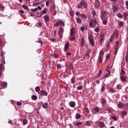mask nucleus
<instances>
[{
	"mask_svg": "<svg viewBox=\"0 0 128 128\" xmlns=\"http://www.w3.org/2000/svg\"><path fill=\"white\" fill-rule=\"evenodd\" d=\"M88 38L90 45L92 46H94L95 44V42L94 40V36L92 35H89Z\"/></svg>",
	"mask_w": 128,
	"mask_h": 128,
	"instance_id": "nucleus-1",
	"label": "nucleus"
},
{
	"mask_svg": "<svg viewBox=\"0 0 128 128\" xmlns=\"http://www.w3.org/2000/svg\"><path fill=\"white\" fill-rule=\"evenodd\" d=\"M87 4L86 2H84V1H82L80 2L79 4L78 8H80L83 6L84 8H86L87 7Z\"/></svg>",
	"mask_w": 128,
	"mask_h": 128,
	"instance_id": "nucleus-2",
	"label": "nucleus"
},
{
	"mask_svg": "<svg viewBox=\"0 0 128 128\" xmlns=\"http://www.w3.org/2000/svg\"><path fill=\"white\" fill-rule=\"evenodd\" d=\"M119 44V42L118 41H116L115 42L116 45L115 46V51L114 54L115 55L116 54L118 49V46Z\"/></svg>",
	"mask_w": 128,
	"mask_h": 128,
	"instance_id": "nucleus-3",
	"label": "nucleus"
},
{
	"mask_svg": "<svg viewBox=\"0 0 128 128\" xmlns=\"http://www.w3.org/2000/svg\"><path fill=\"white\" fill-rule=\"evenodd\" d=\"M38 93L40 95L46 96H47L48 94L47 92L44 90H41Z\"/></svg>",
	"mask_w": 128,
	"mask_h": 128,
	"instance_id": "nucleus-4",
	"label": "nucleus"
},
{
	"mask_svg": "<svg viewBox=\"0 0 128 128\" xmlns=\"http://www.w3.org/2000/svg\"><path fill=\"white\" fill-rule=\"evenodd\" d=\"M70 45L69 43L68 42L66 43L65 44L64 47V50L65 51H66L68 49L69 46Z\"/></svg>",
	"mask_w": 128,
	"mask_h": 128,
	"instance_id": "nucleus-5",
	"label": "nucleus"
},
{
	"mask_svg": "<svg viewBox=\"0 0 128 128\" xmlns=\"http://www.w3.org/2000/svg\"><path fill=\"white\" fill-rule=\"evenodd\" d=\"M85 42L84 38L82 37L81 38L80 46L82 47L83 46Z\"/></svg>",
	"mask_w": 128,
	"mask_h": 128,
	"instance_id": "nucleus-6",
	"label": "nucleus"
},
{
	"mask_svg": "<svg viewBox=\"0 0 128 128\" xmlns=\"http://www.w3.org/2000/svg\"><path fill=\"white\" fill-rule=\"evenodd\" d=\"M82 124V122H75L74 123V125L76 126H78Z\"/></svg>",
	"mask_w": 128,
	"mask_h": 128,
	"instance_id": "nucleus-7",
	"label": "nucleus"
},
{
	"mask_svg": "<svg viewBox=\"0 0 128 128\" xmlns=\"http://www.w3.org/2000/svg\"><path fill=\"white\" fill-rule=\"evenodd\" d=\"M100 6V3L98 0H96L94 6L95 8H96L99 7Z\"/></svg>",
	"mask_w": 128,
	"mask_h": 128,
	"instance_id": "nucleus-8",
	"label": "nucleus"
},
{
	"mask_svg": "<svg viewBox=\"0 0 128 128\" xmlns=\"http://www.w3.org/2000/svg\"><path fill=\"white\" fill-rule=\"evenodd\" d=\"M113 11L114 13H115L117 12L118 10V6L116 5H113Z\"/></svg>",
	"mask_w": 128,
	"mask_h": 128,
	"instance_id": "nucleus-9",
	"label": "nucleus"
},
{
	"mask_svg": "<svg viewBox=\"0 0 128 128\" xmlns=\"http://www.w3.org/2000/svg\"><path fill=\"white\" fill-rule=\"evenodd\" d=\"M118 32L116 30H115L113 33V34L116 36V38L118 39L119 37V35L118 34Z\"/></svg>",
	"mask_w": 128,
	"mask_h": 128,
	"instance_id": "nucleus-10",
	"label": "nucleus"
},
{
	"mask_svg": "<svg viewBox=\"0 0 128 128\" xmlns=\"http://www.w3.org/2000/svg\"><path fill=\"white\" fill-rule=\"evenodd\" d=\"M106 12L105 11L101 12V16L100 18L102 19H103L106 16Z\"/></svg>",
	"mask_w": 128,
	"mask_h": 128,
	"instance_id": "nucleus-11",
	"label": "nucleus"
},
{
	"mask_svg": "<svg viewBox=\"0 0 128 128\" xmlns=\"http://www.w3.org/2000/svg\"><path fill=\"white\" fill-rule=\"evenodd\" d=\"M125 106V104L123 103H120L117 104L118 107L120 108H122Z\"/></svg>",
	"mask_w": 128,
	"mask_h": 128,
	"instance_id": "nucleus-12",
	"label": "nucleus"
},
{
	"mask_svg": "<svg viewBox=\"0 0 128 128\" xmlns=\"http://www.w3.org/2000/svg\"><path fill=\"white\" fill-rule=\"evenodd\" d=\"M69 105L72 107H74L75 106L76 104L74 101H71L69 103Z\"/></svg>",
	"mask_w": 128,
	"mask_h": 128,
	"instance_id": "nucleus-13",
	"label": "nucleus"
},
{
	"mask_svg": "<svg viewBox=\"0 0 128 128\" xmlns=\"http://www.w3.org/2000/svg\"><path fill=\"white\" fill-rule=\"evenodd\" d=\"M75 32V29L74 28H72L70 30V34L73 36Z\"/></svg>",
	"mask_w": 128,
	"mask_h": 128,
	"instance_id": "nucleus-14",
	"label": "nucleus"
},
{
	"mask_svg": "<svg viewBox=\"0 0 128 128\" xmlns=\"http://www.w3.org/2000/svg\"><path fill=\"white\" fill-rule=\"evenodd\" d=\"M106 100L104 98H102L101 99V104L104 105L106 103Z\"/></svg>",
	"mask_w": 128,
	"mask_h": 128,
	"instance_id": "nucleus-15",
	"label": "nucleus"
},
{
	"mask_svg": "<svg viewBox=\"0 0 128 128\" xmlns=\"http://www.w3.org/2000/svg\"><path fill=\"white\" fill-rule=\"evenodd\" d=\"M90 50H87L86 52V54L84 55V56L83 57V58L84 59L86 56H90Z\"/></svg>",
	"mask_w": 128,
	"mask_h": 128,
	"instance_id": "nucleus-16",
	"label": "nucleus"
},
{
	"mask_svg": "<svg viewBox=\"0 0 128 128\" xmlns=\"http://www.w3.org/2000/svg\"><path fill=\"white\" fill-rule=\"evenodd\" d=\"M98 125L100 127L102 128L104 127L105 126L104 124L102 122H98Z\"/></svg>",
	"mask_w": 128,
	"mask_h": 128,
	"instance_id": "nucleus-17",
	"label": "nucleus"
},
{
	"mask_svg": "<svg viewBox=\"0 0 128 128\" xmlns=\"http://www.w3.org/2000/svg\"><path fill=\"white\" fill-rule=\"evenodd\" d=\"M86 124L87 126H90L92 124V121L88 120L86 122Z\"/></svg>",
	"mask_w": 128,
	"mask_h": 128,
	"instance_id": "nucleus-18",
	"label": "nucleus"
},
{
	"mask_svg": "<svg viewBox=\"0 0 128 128\" xmlns=\"http://www.w3.org/2000/svg\"><path fill=\"white\" fill-rule=\"evenodd\" d=\"M48 106V103L46 102L44 103L42 105V107L44 108H47Z\"/></svg>",
	"mask_w": 128,
	"mask_h": 128,
	"instance_id": "nucleus-19",
	"label": "nucleus"
},
{
	"mask_svg": "<svg viewBox=\"0 0 128 128\" xmlns=\"http://www.w3.org/2000/svg\"><path fill=\"white\" fill-rule=\"evenodd\" d=\"M127 114V112L126 110H123L122 112L121 115L122 116H124Z\"/></svg>",
	"mask_w": 128,
	"mask_h": 128,
	"instance_id": "nucleus-20",
	"label": "nucleus"
},
{
	"mask_svg": "<svg viewBox=\"0 0 128 128\" xmlns=\"http://www.w3.org/2000/svg\"><path fill=\"white\" fill-rule=\"evenodd\" d=\"M75 77L74 76H72L71 79V83L72 84H74L75 82Z\"/></svg>",
	"mask_w": 128,
	"mask_h": 128,
	"instance_id": "nucleus-21",
	"label": "nucleus"
},
{
	"mask_svg": "<svg viewBox=\"0 0 128 128\" xmlns=\"http://www.w3.org/2000/svg\"><path fill=\"white\" fill-rule=\"evenodd\" d=\"M44 17V20L46 22H48L49 20L50 19L49 17L47 16H45Z\"/></svg>",
	"mask_w": 128,
	"mask_h": 128,
	"instance_id": "nucleus-22",
	"label": "nucleus"
},
{
	"mask_svg": "<svg viewBox=\"0 0 128 128\" xmlns=\"http://www.w3.org/2000/svg\"><path fill=\"white\" fill-rule=\"evenodd\" d=\"M80 17H82V19H86L87 18V17L84 14H80Z\"/></svg>",
	"mask_w": 128,
	"mask_h": 128,
	"instance_id": "nucleus-23",
	"label": "nucleus"
},
{
	"mask_svg": "<svg viewBox=\"0 0 128 128\" xmlns=\"http://www.w3.org/2000/svg\"><path fill=\"white\" fill-rule=\"evenodd\" d=\"M106 74L104 76V78H106L108 76V75L110 74V70H106Z\"/></svg>",
	"mask_w": 128,
	"mask_h": 128,
	"instance_id": "nucleus-24",
	"label": "nucleus"
},
{
	"mask_svg": "<svg viewBox=\"0 0 128 128\" xmlns=\"http://www.w3.org/2000/svg\"><path fill=\"white\" fill-rule=\"evenodd\" d=\"M122 87V84H119L117 85L116 88L117 89L120 90L121 89Z\"/></svg>",
	"mask_w": 128,
	"mask_h": 128,
	"instance_id": "nucleus-25",
	"label": "nucleus"
},
{
	"mask_svg": "<svg viewBox=\"0 0 128 128\" xmlns=\"http://www.w3.org/2000/svg\"><path fill=\"white\" fill-rule=\"evenodd\" d=\"M59 23L60 24L61 26L63 27L64 26V24L63 21L62 20H59Z\"/></svg>",
	"mask_w": 128,
	"mask_h": 128,
	"instance_id": "nucleus-26",
	"label": "nucleus"
},
{
	"mask_svg": "<svg viewBox=\"0 0 128 128\" xmlns=\"http://www.w3.org/2000/svg\"><path fill=\"white\" fill-rule=\"evenodd\" d=\"M114 35L113 34H112L111 36H110V38L109 40V42H111L112 41L114 38Z\"/></svg>",
	"mask_w": 128,
	"mask_h": 128,
	"instance_id": "nucleus-27",
	"label": "nucleus"
},
{
	"mask_svg": "<svg viewBox=\"0 0 128 128\" xmlns=\"http://www.w3.org/2000/svg\"><path fill=\"white\" fill-rule=\"evenodd\" d=\"M37 97L35 95H33L32 96V100H36L37 98Z\"/></svg>",
	"mask_w": 128,
	"mask_h": 128,
	"instance_id": "nucleus-28",
	"label": "nucleus"
},
{
	"mask_svg": "<svg viewBox=\"0 0 128 128\" xmlns=\"http://www.w3.org/2000/svg\"><path fill=\"white\" fill-rule=\"evenodd\" d=\"M76 21L78 23H80L82 22V20L79 18H78L76 19Z\"/></svg>",
	"mask_w": 128,
	"mask_h": 128,
	"instance_id": "nucleus-29",
	"label": "nucleus"
},
{
	"mask_svg": "<svg viewBox=\"0 0 128 128\" xmlns=\"http://www.w3.org/2000/svg\"><path fill=\"white\" fill-rule=\"evenodd\" d=\"M76 118L77 119H79L81 117V115L80 114H77L76 115Z\"/></svg>",
	"mask_w": 128,
	"mask_h": 128,
	"instance_id": "nucleus-30",
	"label": "nucleus"
},
{
	"mask_svg": "<svg viewBox=\"0 0 128 128\" xmlns=\"http://www.w3.org/2000/svg\"><path fill=\"white\" fill-rule=\"evenodd\" d=\"M120 79L123 82L126 81V79L124 76H121L120 77Z\"/></svg>",
	"mask_w": 128,
	"mask_h": 128,
	"instance_id": "nucleus-31",
	"label": "nucleus"
},
{
	"mask_svg": "<svg viewBox=\"0 0 128 128\" xmlns=\"http://www.w3.org/2000/svg\"><path fill=\"white\" fill-rule=\"evenodd\" d=\"M98 60L99 63H100L102 62V56H99Z\"/></svg>",
	"mask_w": 128,
	"mask_h": 128,
	"instance_id": "nucleus-32",
	"label": "nucleus"
},
{
	"mask_svg": "<svg viewBox=\"0 0 128 128\" xmlns=\"http://www.w3.org/2000/svg\"><path fill=\"white\" fill-rule=\"evenodd\" d=\"M40 90V88L38 86H36L35 88V90L36 92H38Z\"/></svg>",
	"mask_w": 128,
	"mask_h": 128,
	"instance_id": "nucleus-33",
	"label": "nucleus"
},
{
	"mask_svg": "<svg viewBox=\"0 0 128 128\" xmlns=\"http://www.w3.org/2000/svg\"><path fill=\"white\" fill-rule=\"evenodd\" d=\"M3 66L2 64H0V71H2L3 70Z\"/></svg>",
	"mask_w": 128,
	"mask_h": 128,
	"instance_id": "nucleus-34",
	"label": "nucleus"
},
{
	"mask_svg": "<svg viewBox=\"0 0 128 128\" xmlns=\"http://www.w3.org/2000/svg\"><path fill=\"white\" fill-rule=\"evenodd\" d=\"M109 91L110 92L112 93L114 92H115V90L112 88H111L109 90Z\"/></svg>",
	"mask_w": 128,
	"mask_h": 128,
	"instance_id": "nucleus-35",
	"label": "nucleus"
},
{
	"mask_svg": "<svg viewBox=\"0 0 128 128\" xmlns=\"http://www.w3.org/2000/svg\"><path fill=\"white\" fill-rule=\"evenodd\" d=\"M126 61L127 62V60L128 59V52H126V55L125 56Z\"/></svg>",
	"mask_w": 128,
	"mask_h": 128,
	"instance_id": "nucleus-36",
	"label": "nucleus"
},
{
	"mask_svg": "<svg viewBox=\"0 0 128 128\" xmlns=\"http://www.w3.org/2000/svg\"><path fill=\"white\" fill-rule=\"evenodd\" d=\"M64 32V30L62 27H60L59 32L63 33Z\"/></svg>",
	"mask_w": 128,
	"mask_h": 128,
	"instance_id": "nucleus-37",
	"label": "nucleus"
},
{
	"mask_svg": "<svg viewBox=\"0 0 128 128\" xmlns=\"http://www.w3.org/2000/svg\"><path fill=\"white\" fill-rule=\"evenodd\" d=\"M117 16L120 18H122L123 17L122 15L120 13H118L117 14Z\"/></svg>",
	"mask_w": 128,
	"mask_h": 128,
	"instance_id": "nucleus-38",
	"label": "nucleus"
},
{
	"mask_svg": "<svg viewBox=\"0 0 128 128\" xmlns=\"http://www.w3.org/2000/svg\"><path fill=\"white\" fill-rule=\"evenodd\" d=\"M28 123L27 120L26 119H24L23 120V123L24 125H25Z\"/></svg>",
	"mask_w": 128,
	"mask_h": 128,
	"instance_id": "nucleus-39",
	"label": "nucleus"
},
{
	"mask_svg": "<svg viewBox=\"0 0 128 128\" xmlns=\"http://www.w3.org/2000/svg\"><path fill=\"white\" fill-rule=\"evenodd\" d=\"M100 110V108L98 107H96L95 108V110L97 112H99Z\"/></svg>",
	"mask_w": 128,
	"mask_h": 128,
	"instance_id": "nucleus-40",
	"label": "nucleus"
},
{
	"mask_svg": "<svg viewBox=\"0 0 128 128\" xmlns=\"http://www.w3.org/2000/svg\"><path fill=\"white\" fill-rule=\"evenodd\" d=\"M83 88L82 86L80 85L78 86L77 88V89L78 90H80L82 89Z\"/></svg>",
	"mask_w": 128,
	"mask_h": 128,
	"instance_id": "nucleus-41",
	"label": "nucleus"
},
{
	"mask_svg": "<svg viewBox=\"0 0 128 128\" xmlns=\"http://www.w3.org/2000/svg\"><path fill=\"white\" fill-rule=\"evenodd\" d=\"M124 24V23L120 21V22L119 25L120 26L122 27Z\"/></svg>",
	"mask_w": 128,
	"mask_h": 128,
	"instance_id": "nucleus-42",
	"label": "nucleus"
},
{
	"mask_svg": "<svg viewBox=\"0 0 128 128\" xmlns=\"http://www.w3.org/2000/svg\"><path fill=\"white\" fill-rule=\"evenodd\" d=\"M99 30V28L98 27H97L94 29V30L96 32H98Z\"/></svg>",
	"mask_w": 128,
	"mask_h": 128,
	"instance_id": "nucleus-43",
	"label": "nucleus"
},
{
	"mask_svg": "<svg viewBox=\"0 0 128 128\" xmlns=\"http://www.w3.org/2000/svg\"><path fill=\"white\" fill-rule=\"evenodd\" d=\"M22 7L23 8H24L25 9H27L28 10V6L26 5H23L22 6Z\"/></svg>",
	"mask_w": 128,
	"mask_h": 128,
	"instance_id": "nucleus-44",
	"label": "nucleus"
},
{
	"mask_svg": "<svg viewBox=\"0 0 128 128\" xmlns=\"http://www.w3.org/2000/svg\"><path fill=\"white\" fill-rule=\"evenodd\" d=\"M59 21L57 22L54 25V26H56V27H58L59 25Z\"/></svg>",
	"mask_w": 128,
	"mask_h": 128,
	"instance_id": "nucleus-45",
	"label": "nucleus"
},
{
	"mask_svg": "<svg viewBox=\"0 0 128 128\" xmlns=\"http://www.w3.org/2000/svg\"><path fill=\"white\" fill-rule=\"evenodd\" d=\"M100 42L101 44H102L104 38H100Z\"/></svg>",
	"mask_w": 128,
	"mask_h": 128,
	"instance_id": "nucleus-46",
	"label": "nucleus"
},
{
	"mask_svg": "<svg viewBox=\"0 0 128 128\" xmlns=\"http://www.w3.org/2000/svg\"><path fill=\"white\" fill-rule=\"evenodd\" d=\"M53 55L56 58H57L58 57V54H54Z\"/></svg>",
	"mask_w": 128,
	"mask_h": 128,
	"instance_id": "nucleus-47",
	"label": "nucleus"
},
{
	"mask_svg": "<svg viewBox=\"0 0 128 128\" xmlns=\"http://www.w3.org/2000/svg\"><path fill=\"white\" fill-rule=\"evenodd\" d=\"M92 22L94 24H96L97 23L96 22L95 19L92 20Z\"/></svg>",
	"mask_w": 128,
	"mask_h": 128,
	"instance_id": "nucleus-48",
	"label": "nucleus"
},
{
	"mask_svg": "<svg viewBox=\"0 0 128 128\" xmlns=\"http://www.w3.org/2000/svg\"><path fill=\"white\" fill-rule=\"evenodd\" d=\"M105 88L104 86H102L101 88V91L102 92H103Z\"/></svg>",
	"mask_w": 128,
	"mask_h": 128,
	"instance_id": "nucleus-49",
	"label": "nucleus"
},
{
	"mask_svg": "<svg viewBox=\"0 0 128 128\" xmlns=\"http://www.w3.org/2000/svg\"><path fill=\"white\" fill-rule=\"evenodd\" d=\"M126 6V8L128 10V1H126L125 2Z\"/></svg>",
	"mask_w": 128,
	"mask_h": 128,
	"instance_id": "nucleus-50",
	"label": "nucleus"
},
{
	"mask_svg": "<svg viewBox=\"0 0 128 128\" xmlns=\"http://www.w3.org/2000/svg\"><path fill=\"white\" fill-rule=\"evenodd\" d=\"M112 118L114 120H117V119L116 116H113L112 117Z\"/></svg>",
	"mask_w": 128,
	"mask_h": 128,
	"instance_id": "nucleus-51",
	"label": "nucleus"
},
{
	"mask_svg": "<svg viewBox=\"0 0 128 128\" xmlns=\"http://www.w3.org/2000/svg\"><path fill=\"white\" fill-rule=\"evenodd\" d=\"M107 22V20H104L103 21V23L104 24H106Z\"/></svg>",
	"mask_w": 128,
	"mask_h": 128,
	"instance_id": "nucleus-52",
	"label": "nucleus"
},
{
	"mask_svg": "<svg viewBox=\"0 0 128 128\" xmlns=\"http://www.w3.org/2000/svg\"><path fill=\"white\" fill-rule=\"evenodd\" d=\"M49 1L48 0L46 2V6H49Z\"/></svg>",
	"mask_w": 128,
	"mask_h": 128,
	"instance_id": "nucleus-53",
	"label": "nucleus"
},
{
	"mask_svg": "<svg viewBox=\"0 0 128 128\" xmlns=\"http://www.w3.org/2000/svg\"><path fill=\"white\" fill-rule=\"evenodd\" d=\"M37 10V9L36 8L34 9H31V10L32 12H34L36 11Z\"/></svg>",
	"mask_w": 128,
	"mask_h": 128,
	"instance_id": "nucleus-54",
	"label": "nucleus"
},
{
	"mask_svg": "<svg viewBox=\"0 0 128 128\" xmlns=\"http://www.w3.org/2000/svg\"><path fill=\"white\" fill-rule=\"evenodd\" d=\"M16 105L18 106H20L21 105V103L20 102H18L16 103Z\"/></svg>",
	"mask_w": 128,
	"mask_h": 128,
	"instance_id": "nucleus-55",
	"label": "nucleus"
},
{
	"mask_svg": "<svg viewBox=\"0 0 128 128\" xmlns=\"http://www.w3.org/2000/svg\"><path fill=\"white\" fill-rule=\"evenodd\" d=\"M104 34H100V38H104Z\"/></svg>",
	"mask_w": 128,
	"mask_h": 128,
	"instance_id": "nucleus-56",
	"label": "nucleus"
},
{
	"mask_svg": "<svg viewBox=\"0 0 128 128\" xmlns=\"http://www.w3.org/2000/svg\"><path fill=\"white\" fill-rule=\"evenodd\" d=\"M61 66L60 64H58L57 66V68L58 69H60L61 68Z\"/></svg>",
	"mask_w": 128,
	"mask_h": 128,
	"instance_id": "nucleus-57",
	"label": "nucleus"
},
{
	"mask_svg": "<svg viewBox=\"0 0 128 128\" xmlns=\"http://www.w3.org/2000/svg\"><path fill=\"white\" fill-rule=\"evenodd\" d=\"M80 29L82 31V32H83L84 30V27H81L80 28Z\"/></svg>",
	"mask_w": 128,
	"mask_h": 128,
	"instance_id": "nucleus-58",
	"label": "nucleus"
},
{
	"mask_svg": "<svg viewBox=\"0 0 128 128\" xmlns=\"http://www.w3.org/2000/svg\"><path fill=\"white\" fill-rule=\"evenodd\" d=\"M123 15L124 17H126L128 16V14L126 13H124Z\"/></svg>",
	"mask_w": 128,
	"mask_h": 128,
	"instance_id": "nucleus-59",
	"label": "nucleus"
},
{
	"mask_svg": "<svg viewBox=\"0 0 128 128\" xmlns=\"http://www.w3.org/2000/svg\"><path fill=\"white\" fill-rule=\"evenodd\" d=\"M36 8L37 9V10L38 9L39 10H40L42 9V8L40 6H38L37 8Z\"/></svg>",
	"mask_w": 128,
	"mask_h": 128,
	"instance_id": "nucleus-60",
	"label": "nucleus"
},
{
	"mask_svg": "<svg viewBox=\"0 0 128 128\" xmlns=\"http://www.w3.org/2000/svg\"><path fill=\"white\" fill-rule=\"evenodd\" d=\"M47 12V11L46 10H44L42 11V14H46Z\"/></svg>",
	"mask_w": 128,
	"mask_h": 128,
	"instance_id": "nucleus-61",
	"label": "nucleus"
},
{
	"mask_svg": "<svg viewBox=\"0 0 128 128\" xmlns=\"http://www.w3.org/2000/svg\"><path fill=\"white\" fill-rule=\"evenodd\" d=\"M70 16H73L74 15V13L72 12H70Z\"/></svg>",
	"mask_w": 128,
	"mask_h": 128,
	"instance_id": "nucleus-62",
	"label": "nucleus"
},
{
	"mask_svg": "<svg viewBox=\"0 0 128 128\" xmlns=\"http://www.w3.org/2000/svg\"><path fill=\"white\" fill-rule=\"evenodd\" d=\"M63 33H61L59 32V35L60 36V37L62 38V34Z\"/></svg>",
	"mask_w": 128,
	"mask_h": 128,
	"instance_id": "nucleus-63",
	"label": "nucleus"
},
{
	"mask_svg": "<svg viewBox=\"0 0 128 128\" xmlns=\"http://www.w3.org/2000/svg\"><path fill=\"white\" fill-rule=\"evenodd\" d=\"M70 39L71 41H73L75 40V38L74 37H72L70 38Z\"/></svg>",
	"mask_w": 128,
	"mask_h": 128,
	"instance_id": "nucleus-64",
	"label": "nucleus"
}]
</instances>
